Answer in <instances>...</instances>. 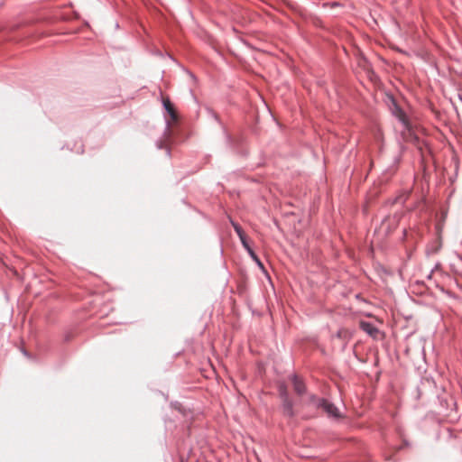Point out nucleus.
Here are the masks:
<instances>
[{
    "mask_svg": "<svg viewBox=\"0 0 462 462\" xmlns=\"http://www.w3.org/2000/svg\"><path fill=\"white\" fill-rule=\"evenodd\" d=\"M398 117H399V120L401 121L402 127H403V131L402 133V138L406 142H410V143H413L417 144L419 143V138L415 134L405 114L403 112H400L398 115Z\"/></svg>",
    "mask_w": 462,
    "mask_h": 462,
    "instance_id": "obj_1",
    "label": "nucleus"
},
{
    "mask_svg": "<svg viewBox=\"0 0 462 462\" xmlns=\"http://www.w3.org/2000/svg\"><path fill=\"white\" fill-rule=\"evenodd\" d=\"M240 240H241V243L242 245H244V247L247 250V252L249 253V254L252 256V257H255V253L253 251V249L249 246L248 243H247V238H246V236H244L242 237H240Z\"/></svg>",
    "mask_w": 462,
    "mask_h": 462,
    "instance_id": "obj_8",
    "label": "nucleus"
},
{
    "mask_svg": "<svg viewBox=\"0 0 462 462\" xmlns=\"http://www.w3.org/2000/svg\"><path fill=\"white\" fill-rule=\"evenodd\" d=\"M282 406H283V412L288 417H292L293 412V402L289 398V396H285L284 399H282Z\"/></svg>",
    "mask_w": 462,
    "mask_h": 462,
    "instance_id": "obj_4",
    "label": "nucleus"
},
{
    "mask_svg": "<svg viewBox=\"0 0 462 462\" xmlns=\"http://www.w3.org/2000/svg\"><path fill=\"white\" fill-rule=\"evenodd\" d=\"M293 389L295 393L299 395H302L306 391L305 383L297 375H293L292 377Z\"/></svg>",
    "mask_w": 462,
    "mask_h": 462,
    "instance_id": "obj_3",
    "label": "nucleus"
},
{
    "mask_svg": "<svg viewBox=\"0 0 462 462\" xmlns=\"http://www.w3.org/2000/svg\"><path fill=\"white\" fill-rule=\"evenodd\" d=\"M280 394L282 399H284L285 396H288L287 388L285 385H281L280 387Z\"/></svg>",
    "mask_w": 462,
    "mask_h": 462,
    "instance_id": "obj_10",
    "label": "nucleus"
},
{
    "mask_svg": "<svg viewBox=\"0 0 462 462\" xmlns=\"http://www.w3.org/2000/svg\"><path fill=\"white\" fill-rule=\"evenodd\" d=\"M310 402L319 408H322L328 415L337 418L339 417V411L337 408L324 399H317L314 395L310 397Z\"/></svg>",
    "mask_w": 462,
    "mask_h": 462,
    "instance_id": "obj_2",
    "label": "nucleus"
},
{
    "mask_svg": "<svg viewBox=\"0 0 462 462\" xmlns=\"http://www.w3.org/2000/svg\"><path fill=\"white\" fill-rule=\"evenodd\" d=\"M232 225H233L236 234L238 235L239 238L244 236H245V234L243 231L242 227L238 224H236L235 222H232Z\"/></svg>",
    "mask_w": 462,
    "mask_h": 462,
    "instance_id": "obj_9",
    "label": "nucleus"
},
{
    "mask_svg": "<svg viewBox=\"0 0 462 462\" xmlns=\"http://www.w3.org/2000/svg\"><path fill=\"white\" fill-rule=\"evenodd\" d=\"M163 106L167 112L170 114L171 120L176 121L178 119L177 113L169 98L163 99Z\"/></svg>",
    "mask_w": 462,
    "mask_h": 462,
    "instance_id": "obj_6",
    "label": "nucleus"
},
{
    "mask_svg": "<svg viewBox=\"0 0 462 462\" xmlns=\"http://www.w3.org/2000/svg\"><path fill=\"white\" fill-rule=\"evenodd\" d=\"M255 262L256 263L262 268L263 269V263H261V261L259 260V258L257 257V255L255 254V257H252Z\"/></svg>",
    "mask_w": 462,
    "mask_h": 462,
    "instance_id": "obj_12",
    "label": "nucleus"
},
{
    "mask_svg": "<svg viewBox=\"0 0 462 462\" xmlns=\"http://www.w3.org/2000/svg\"><path fill=\"white\" fill-rule=\"evenodd\" d=\"M337 337L340 339H343V340H348L350 337H351V333L348 329L346 328H340L337 332Z\"/></svg>",
    "mask_w": 462,
    "mask_h": 462,
    "instance_id": "obj_7",
    "label": "nucleus"
},
{
    "mask_svg": "<svg viewBox=\"0 0 462 462\" xmlns=\"http://www.w3.org/2000/svg\"><path fill=\"white\" fill-rule=\"evenodd\" d=\"M255 262L256 263L262 268L263 269V263H261V261L259 260V258L257 257V255L255 254V257H252Z\"/></svg>",
    "mask_w": 462,
    "mask_h": 462,
    "instance_id": "obj_11",
    "label": "nucleus"
},
{
    "mask_svg": "<svg viewBox=\"0 0 462 462\" xmlns=\"http://www.w3.org/2000/svg\"><path fill=\"white\" fill-rule=\"evenodd\" d=\"M360 327L365 332H366L367 334L374 337H375L379 332L378 329L374 325L368 322H361Z\"/></svg>",
    "mask_w": 462,
    "mask_h": 462,
    "instance_id": "obj_5",
    "label": "nucleus"
}]
</instances>
